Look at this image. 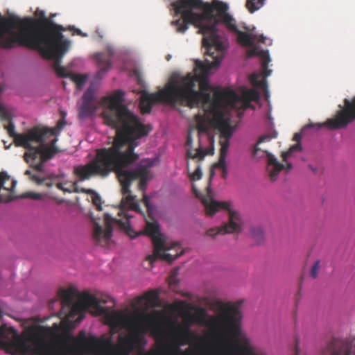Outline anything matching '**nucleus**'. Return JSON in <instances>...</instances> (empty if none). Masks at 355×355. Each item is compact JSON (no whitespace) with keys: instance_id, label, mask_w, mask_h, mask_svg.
Here are the masks:
<instances>
[{"instance_id":"2","label":"nucleus","mask_w":355,"mask_h":355,"mask_svg":"<svg viewBox=\"0 0 355 355\" xmlns=\"http://www.w3.org/2000/svg\"><path fill=\"white\" fill-rule=\"evenodd\" d=\"M125 96V92L116 89L99 100L98 105L102 109L105 123L115 130L113 146L98 150L89 164L76 166L74 173L80 180H85L96 175L105 177L115 171L126 195L130 182L138 178H140L139 189H146L151 178L149 168L153 162L141 159L139 155L134 153V149L140 144L141 139L147 136L150 128L124 105Z\"/></svg>"},{"instance_id":"23","label":"nucleus","mask_w":355,"mask_h":355,"mask_svg":"<svg viewBox=\"0 0 355 355\" xmlns=\"http://www.w3.org/2000/svg\"><path fill=\"white\" fill-rule=\"evenodd\" d=\"M320 269V261L317 260L314 262L310 270V275L313 278H316L318 277V271Z\"/></svg>"},{"instance_id":"25","label":"nucleus","mask_w":355,"mask_h":355,"mask_svg":"<svg viewBox=\"0 0 355 355\" xmlns=\"http://www.w3.org/2000/svg\"><path fill=\"white\" fill-rule=\"evenodd\" d=\"M202 173L200 166H198L195 172L190 175L191 180L193 181L198 180L202 178Z\"/></svg>"},{"instance_id":"16","label":"nucleus","mask_w":355,"mask_h":355,"mask_svg":"<svg viewBox=\"0 0 355 355\" xmlns=\"http://www.w3.org/2000/svg\"><path fill=\"white\" fill-rule=\"evenodd\" d=\"M10 178V176L7 173V172H1L0 173V191L3 189L10 193H12L15 189L17 182L16 180H12V185L11 187L8 188L4 186L6 182Z\"/></svg>"},{"instance_id":"15","label":"nucleus","mask_w":355,"mask_h":355,"mask_svg":"<svg viewBox=\"0 0 355 355\" xmlns=\"http://www.w3.org/2000/svg\"><path fill=\"white\" fill-rule=\"evenodd\" d=\"M35 16L37 19L38 24H40V25H44V24H49L51 25L54 28H59L60 30L62 29L61 26H59L52 23L51 19H47L46 18V14H45V11L43 10H40V8H37V10L35 12Z\"/></svg>"},{"instance_id":"21","label":"nucleus","mask_w":355,"mask_h":355,"mask_svg":"<svg viewBox=\"0 0 355 355\" xmlns=\"http://www.w3.org/2000/svg\"><path fill=\"white\" fill-rule=\"evenodd\" d=\"M91 193H92V200L93 204L96 207V209L98 210L101 211L102 209V206L101 204V198L100 196L98 193H96L92 191H91Z\"/></svg>"},{"instance_id":"19","label":"nucleus","mask_w":355,"mask_h":355,"mask_svg":"<svg viewBox=\"0 0 355 355\" xmlns=\"http://www.w3.org/2000/svg\"><path fill=\"white\" fill-rule=\"evenodd\" d=\"M250 235L253 239L257 243H261L264 239L263 229L261 227H253L250 229Z\"/></svg>"},{"instance_id":"33","label":"nucleus","mask_w":355,"mask_h":355,"mask_svg":"<svg viewBox=\"0 0 355 355\" xmlns=\"http://www.w3.org/2000/svg\"><path fill=\"white\" fill-rule=\"evenodd\" d=\"M55 15H56L55 14L52 15V16H51L52 18L54 17Z\"/></svg>"},{"instance_id":"7","label":"nucleus","mask_w":355,"mask_h":355,"mask_svg":"<svg viewBox=\"0 0 355 355\" xmlns=\"http://www.w3.org/2000/svg\"><path fill=\"white\" fill-rule=\"evenodd\" d=\"M207 198L203 197L202 198V202L207 213L209 215H213L220 209H225L228 212L230 218L228 224L220 227L210 229L207 231V234L211 236H215L218 234L239 232L241 230V221L239 213L232 211L229 204L215 200L209 188L207 189Z\"/></svg>"},{"instance_id":"31","label":"nucleus","mask_w":355,"mask_h":355,"mask_svg":"<svg viewBox=\"0 0 355 355\" xmlns=\"http://www.w3.org/2000/svg\"><path fill=\"white\" fill-rule=\"evenodd\" d=\"M26 175L31 174V171L29 170H27L25 173Z\"/></svg>"},{"instance_id":"20","label":"nucleus","mask_w":355,"mask_h":355,"mask_svg":"<svg viewBox=\"0 0 355 355\" xmlns=\"http://www.w3.org/2000/svg\"><path fill=\"white\" fill-rule=\"evenodd\" d=\"M277 137V132L274 130L272 133L262 135L259 139L256 145L259 146L262 143L269 142L271 141L272 139L276 138Z\"/></svg>"},{"instance_id":"8","label":"nucleus","mask_w":355,"mask_h":355,"mask_svg":"<svg viewBox=\"0 0 355 355\" xmlns=\"http://www.w3.org/2000/svg\"><path fill=\"white\" fill-rule=\"evenodd\" d=\"M345 108L340 106V110L338 111L336 116L332 119H329L326 123L321 124H310L304 126L301 132L295 133L294 135V139L299 141L301 139L302 135L306 133L308 129L317 127V129L320 128L322 125H327L330 129H337L346 127L348 123L355 119V97L352 101L345 98L344 101Z\"/></svg>"},{"instance_id":"4","label":"nucleus","mask_w":355,"mask_h":355,"mask_svg":"<svg viewBox=\"0 0 355 355\" xmlns=\"http://www.w3.org/2000/svg\"><path fill=\"white\" fill-rule=\"evenodd\" d=\"M133 180L130 182L128 187L126 195L124 194L121 185L123 198L119 212V219L113 218L109 214H105L104 223L105 227L103 228L97 221V218L93 216H90L94 223L93 238L97 245L102 247H110L112 243V225L114 223L123 230L131 239H134L140 234L139 232H135L130 226V219L132 216L129 214V209L139 211L141 214H143V212L140 211L136 196H133L129 189Z\"/></svg>"},{"instance_id":"18","label":"nucleus","mask_w":355,"mask_h":355,"mask_svg":"<svg viewBox=\"0 0 355 355\" xmlns=\"http://www.w3.org/2000/svg\"><path fill=\"white\" fill-rule=\"evenodd\" d=\"M266 1V0H247L245 6L249 12L253 13L261 8Z\"/></svg>"},{"instance_id":"32","label":"nucleus","mask_w":355,"mask_h":355,"mask_svg":"<svg viewBox=\"0 0 355 355\" xmlns=\"http://www.w3.org/2000/svg\"><path fill=\"white\" fill-rule=\"evenodd\" d=\"M187 170H188V171H189V163H187Z\"/></svg>"},{"instance_id":"24","label":"nucleus","mask_w":355,"mask_h":355,"mask_svg":"<svg viewBox=\"0 0 355 355\" xmlns=\"http://www.w3.org/2000/svg\"><path fill=\"white\" fill-rule=\"evenodd\" d=\"M67 183L60 182L58 184L57 187L64 192L71 193L74 189V186L70 184L69 187H67Z\"/></svg>"},{"instance_id":"27","label":"nucleus","mask_w":355,"mask_h":355,"mask_svg":"<svg viewBox=\"0 0 355 355\" xmlns=\"http://www.w3.org/2000/svg\"><path fill=\"white\" fill-rule=\"evenodd\" d=\"M76 33L83 37H86L87 35L86 33H83V32L80 29H76Z\"/></svg>"},{"instance_id":"10","label":"nucleus","mask_w":355,"mask_h":355,"mask_svg":"<svg viewBox=\"0 0 355 355\" xmlns=\"http://www.w3.org/2000/svg\"><path fill=\"white\" fill-rule=\"evenodd\" d=\"M115 51L112 45L108 44L106 46V52H96L92 55V58L99 67L94 75L96 81L104 78L112 66L111 57L114 55Z\"/></svg>"},{"instance_id":"30","label":"nucleus","mask_w":355,"mask_h":355,"mask_svg":"<svg viewBox=\"0 0 355 355\" xmlns=\"http://www.w3.org/2000/svg\"><path fill=\"white\" fill-rule=\"evenodd\" d=\"M193 192L195 193V194L197 197H200V193L197 190H196V189L194 187H193Z\"/></svg>"},{"instance_id":"22","label":"nucleus","mask_w":355,"mask_h":355,"mask_svg":"<svg viewBox=\"0 0 355 355\" xmlns=\"http://www.w3.org/2000/svg\"><path fill=\"white\" fill-rule=\"evenodd\" d=\"M178 269L173 270L168 279L169 286L173 288V286L176 285L178 282L177 279Z\"/></svg>"},{"instance_id":"34","label":"nucleus","mask_w":355,"mask_h":355,"mask_svg":"<svg viewBox=\"0 0 355 355\" xmlns=\"http://www.w3.org/2000/svg\"><path fill=\"white\" fill-rule=\"evenodd\" d=\"M62 84L64 85V87H65V83L62 82Z\"/></svg>"},{"instance_id":"17","label":"nucleus","mask_w":355,"mask_h":355,"mask_svg":"<svg viewBox=\"0 0 355 355\" xmlns=\"http://www.w3.org/2000/svg\"><path fill=\"white\" fill-rule=\"evenodd\" d=\"M40 194L36 193L32 191L26 192L21 195L12 197L9 196L7 198L4 199L3 196L0 195V202L6 200V202H10L15 199L17 198H32V199H39L40 198Z\"/></svg>"},{"instance_id":"5","label":"nucleus","mask_w":355,"mask_h":355,"mask_svg":"<svg viewBox=\"0 0 355 355\" xmlns=\"http://www.w3.org/2000/svg\"><path fill=\"white\" fill-rule=\"evenodd\" d=\"M133 180L130 182L128 187L126 195L124 194L121 185L123 198L119 212V219L113 218L109 214H105L104 223L105 227L103 228L97 221V218L93 216H90L94 223L93 238L97 245L102 247H110L112 243V225L114 223L123 230L131 239H134L140 234L139 232H135L130 226V219L132 216L129 214V209L139 211L141 214H143V212L140 211L136 196H133L129 189Z\"/></svg>"},{"instance_id":"1","label":"nucleus","mask_w":355,"mask_h":355,"mask_svg":"<svg viewBox=\"0 0 355 355\" xmlns=\"http://www.w3.org/2000/svg\"><path fill=\"white\" fill-rule=\"evenodd\" d=\"M227 3L220 0L211 3L202 0H178L171 4L174 19L171 24L177 32L184 33L191 24L203 35L202 49L205 62H195L194 74L182 76L173 72L164 87L154 93L141 90L139 107L143 113L150 112L159 104L180 103L197 107L193 123L189 125L186 141L188 158L202 159L214 153V139L210 127L220 133V157L215 166L226 179L228 175L226 157L230 140L235 128L232 124V111L241 116L251 102H259L263 92L271 105L266 78L271 58L268 50L260 49L257 42L270 46L272 40L255 31L254 26H243L241 30L235 18L228 12Z\"/></svg>"},{"instance_id":"9","label":"nucleus","mask_w":355,"mask_h":355,"mask_svg":"<svg viewBox=\"0 0 355 355\" xmlns=\"http://www.w3.org/2000/svg\"><path fill=\"white\" fill-rule=\"evenodd\" d=\"M252 157L257 161L266 159L267 162V171L269 173L270 179L275 181L279 173L284 168V165L280 164L277 158L267 150H262L258 145H255L253 149Z\"/></svg>"},{"instance_id":"28","label":"nucleus","mask_w":355,"mask_h":355,"mask_svg":"<svg viewBox=\"0 0 355 355\" xmlns=\"http://www.w3.org/2000/svg\"><path fill=\"white\" fill-rule=\"evenodd\" d=\"M309 168L311 171H313V173H317V169L316 168H315L314 166H313L312 165H309Z\"/></svg>"},{"instance_id":"11","label":"nucleus","mask_w":355,"mask_h":355,"mask_svg":"<svg viewBox=\"0 0 355 355\" xmlns=\"http://www.w3.org/2000/svg\"><path fill=\"white\" fill-rule=\"evenodd\" d=\"M96 86L94 82H92L85 92L82 103L78 108V115L80 119H85L94 114L96 107L94 104L96 98Z\"/></svg>"},{"instance_id":"6","label":"nucleus","mask_w":355,"mask_h":355,"mask_svg":"<svg viewBox=\"0 0 355 355\" xmlns=\"http://www.w3.org/2000/svg\"><path fill=\"white\" fill-rule=\"evenodd\" d=\"M146 233L150 237L154 247L153 255L148 258L150 264L157 257L172 262L182 254L183 250L180 244L167 240L160 232L157 222H146Z\"/></svg>"},{"instance_id":"12","label":"nucleus","mask_w":355,"mask_h":355,"mask_svg":"<svg viewBox=\"0 0 355 355\" xmlns=\"http://www.w3.org/2000/svg\"><path fill=\"white\" fill-rule=\"evenodd\" d=\"M325 355H355V338L349 343L333 339L327 346Z\"/></svg>"},{"instance_id":"35","label":"nucleus","mask_w":355,"mask_h":355,"mask_svg":"<svg viewBox=\"0 0 355 355\" xmlns=\"http://www.w3.org/2000/svg\"><path fill=\"white\" fill-rule=\"evenodd\" d=\"M170 58H171V55H168V60L170 59Z\"/></svg>"},{"instance_id":"26","label":"nucleus","mask_w":355,"mask_h":355,"mask_svg":"<svg viewBox=\"0 0 355 355\" xmlns=\"http://www.w3.org/2000/svg\"><path fill=\"white\" fill-rule=\"evenodd\" d=\"M150 198L146 196V194H144V196H143V202L144 203V205H146V207H147L148 209V211L149 213V215L151 216L152 215V213H153V206L150 205Z\"/></svg>"},{"instance_id":"29","label":"nucleus","mask_w":355,"mask_h":355,"mask_svg":"<svg viewBox=\"0 0 355 355\" xmlns=\"http://www.w3.org/2000/svg\"><path fill=\"white\" fill-rule=\"evenodd\" d=\"M295 355H300V349L298 348L297 343L296 344V346L295 348Z\"/></svg>"},{"instance_id":"14","label":"nucleus","mask_w":355,"mask_h":355,"mask_svg":"<svg viewBox=\"0 0 355 355\" xmlns=\"http://www.w3.org/2000/svg\"><path fill=\"white\" fill-rule=\"evenodd\" d=\"M300 144H296L292 146L287 152L282 153V157L284 162L286 164L288 171L291 170L293 167L292 164L288 162V159L293 156L295 152H300Z\"/></svg>"},{"instance_id":"13","label":"nucleus","mask_w":355,"mask_h":355,"mask_svg":"<svg viewBox=\"0 0 355 355\" xmlns=\"http://www.w3.org/2000/svg\"><path fill=\"white\" fill-rule=\"evenodd\" d=\"M123 69L124 71H128L130 73V76L132 77H134L136 79L137 84L141 87H142V88L146 87V84L142 78L141 71L138 67L135 66V65L132 64L131 63H125L124 64Z\"/></svg>"},{"instance_id":"3","label":"nucleus","mask_w":355,"mask_h":355,"mask_svg":"<svg viewBox=\"0 0 355 355\" xmlns=\"http://www.w3.org/2000/svg\"><path fill=\"white\" fill-rule=\"evenodd\" d=\"M9 24L0 13V46L12 48L15 45L24 46L37 50L40 54L53 60V68L59 77L69 78L78 89H82L88 80L87 74L71 72L61 65L64 55L71 46L60 30L47 32L35 27V20L31 17L21 18L7 11Z\"/></svg>"}]
</instances>
